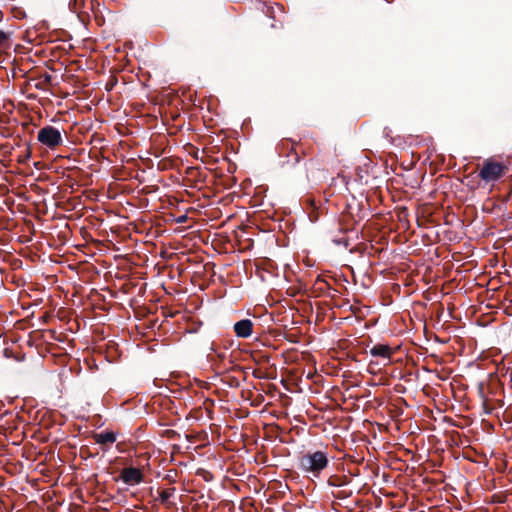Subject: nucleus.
Returning a JSON list of instances; mask_svg holds the SVG:
<instances>
[{
	"label": "nucleus",
	"mask_w": 512,
	"mask_h": 512,
	"mask_svg": "<svg viewBox=\"0 0 512 512\" xmlns=\"http://www.w3.org/2000/svg\"><path fill=\"white\" fill-rule=\"evenodd\" d=\"M175 492L176 489L174 487L163 489L158 492L159 496L157 500L164 504L167 508H171L174 506V503L171 501V498L175 495Z\"/></svg>",
	"instance_id": "obj_7"
},
{
	"label": "nucleus",
	"mask_w": 512,
	"mask_h": 512,
	"mask_svg": "<svg viewBox=\"0 0 512 512\" xmlns=\"http://www.w3.org/2000/svg\"><path fill=\"white\" fill-rule=\"evenodd\" d=\"M11 31L0 30V53L11 47Z\"/></svg>",
	"instance_id": "obj_9"
},
{
	"label": "nucleus",
	"mask_w": 512,
	"mask_h": 512,
	"mask_svg": "<svg viewBox=\"0 0 512 512\" xmlns=\"http://www.w3.org/2000/svg\"><path fill=\"white\" fill-rule=\"evenodd\" d=\"M37 140L51 150L62 144L61 132L53 126H45L38 131Z\"/></svg>",
	"instance_id": "obj_3"
},
{
	"label": "nucleus",
	"mask_w": 512,
	"mask_h": 512,
	"mask_svg": "<svg viewBox=\"0 0 512 512\" xmlns=\"http://www.w3.org/2000/svg\"><path fill=\"white\" fill-rule=\"evenodd\" d=\"M328 465V453L322 450L308 451L298 458V468L312 477H319Z\"/></svg>",
	"instance_id": "obj_1"
},
{
	"label": "nucleus",
	"mask_w": 512,
	"mask_h": 512,
	"mask_svg": "<svg viewBox=\"0 0 512 512\" xmlns=\"http://www.w3.org/2000/svg\"><path fill=\"white\" fill-rule=\"evenodd\" d=\"M277 149L279 151V154H284L285 151L289 149L294 150V141L288 138L282 139L278 144Z\"/></svg>",
	"instance_id": "obj_10"
},
{
	"label": "nucleus",
	"mask_w": 512,
	"mask_h": 512,
	"mask_svg": "<svg viewBox=\"0 0 512 512\" xmlns=\"http://www.w3.org/2000/svg\"><path fill=\"white\" fill-rule=\"evenodd\" d=\"M481 394H483V391L481 390ZM483 398V407L486 413H490L491 409L488 407L487 399L484 395H482Z\"/></svg>",
	"instance_id": "obj_13"
},
{
	"label": "nucleus",
	"mask_w": 512,
	"mask_h": 512,
	"mask_svg": "<svg viewBox=\"0 0 512 512\" xmlns=\"http://www.w3.org/2000/svg\"><path fill=\"white\" fill-rule=\"evenodd\" d=\"M370 354L373 357H380L390 361L391 356L394 354V349L387 344H376L370 349Z\"/></svg>",
	"instance_id": "obj_6"
},
{
	"label": "nucleus",
	"mask_w": 512,
	"mask_h": 512,
	"mask_svg": "<svg viewBox=\"0 0 512 512\" xmlns=\"http://www.w3.org/2000/svg\"><path fill=\"white\" fill-rule=\"evenodd\" d=\"M116 434L112 431L95 433L93 439L97 444H113L116 441Z\"/></svg>",
	"instance_id": "obj_8"
},
{
	"label": "nucleus",
	"mask_w": 512,
	"mask_h": 512,
	"mask_svg": "<svg viewBox=\"0 0 512 512\" xmlns=\"http://www.w3.org/2000/svg\"><path fill=\"white\" fill-rule=\"evenodd\" d=\"M187 217L186 216H180L178 219H177V223H184L186 221Z\"/></svg>",
	"instance_id": "obj_14"
},
{
	"label": "nucleus",
	"mask_w": 512,
	"mask_h": 512,
	"mask_svg": "<svg viewBox=\"0 0 512 512\" xmlns=\"http://www.w3.org/2000/svg\"><path fill=\"white\" fill-rule=\"evenodd\" d=\"M509 170L508 164L489 158L483 162L479 177L485 182H495L502 178Z\"/></svg>",
	"instance_id": "obj_2"
},
{
	"label": "nucleus",
	"mask_w": 512,
	"mask_h": 512,
	"mask_svg": "<svg viewBox=\"0 0 512 512\" xmlns=\"http://www.w3.org/2000/svg\"><path fill=\"white\" fill-rule=\"evenodd\" d=\"M327 483L329 486L341 487L346 484V477L332 475L328 478Z\"/></svg>",
	"instance_id": "obj_11"
},
{
	"label": "nucleus",
	"mask_w": 512,
	"mask_h": 512,
	"mask_svg": "<svg viewBox=\"0 0 512 512\" xmlns=\"http://www.w3.org/2000/svg\"><path fill=\"white\" fill-rule=\"evenodd\" d=\"M234 332L237 337L248 338L253 332V323L250 319H243L234 324Z\"/></svg>",
	"instance_id": "obj_5"
},
{
	"label": "nucleus",
	"mask_w": 512,
	"mask_h": 512,
	"mask_svg": "<svg viewBox=\"0 0 512 512\" xmlns=\"http://www.w3.org/2000/svg\"><path fill=\"white\" fill-rule=\"evenodd\" d=\"M119 479L129 486H134L144 481V474L139 468L126 467L121 470Z\"/></svg>",
	"instance_id": "obj_4"
},
{
	"label": "nucleus",
	"mask_w": 512,
	"mask_h": 512,
	"mask_svg": "<svg viewBox=\"0 0 512 512\" xmlns=\"http://www.w3.org/2000/svg\"><path fill=\"white\" fill-rule=\"evenodd\" d=\"M296 145H297V143L294 142V150L289 149V150H287V153L283 154L287 158L292 157L291 161H292L293 164H297L300 161V156H299V154H298V152L296 150Z\"/></svg>",
	"instance_id": "obj_12"
}]
</instances>
